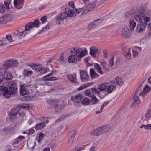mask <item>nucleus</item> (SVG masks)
Segmentation results:
<instances>
[{"mask_svg": "<svg viewBox=\"0 0 151 151\" xmlns=\"http://www.w3.org/2000/svg\"><path fill=\"white\" fill-rule=\"evenodd\" d=\"M66 76L69 81L71 83H77L76 75L74 76L73 75H67Z\"/></svg>", "mask_w": 151, "mask_h": 151, "instance_id": "aec40b11", "label": "nucleus"}, {"mask_svg": "<svg viewBox=\"0 0 151 151\" xmlns=\"http://www.w3.org/2000/svg\"><path fill=\"white\" fill-rule=\"evenodd\" d=\"M90 54L93 56L95 57L98 52L97 48L94 46H92L90 47Z\"/></svg>", "mask_w": 151, "mask_h": 151, "instance_id": "a211bd4d", "label": "nucleus"}, {"mask_svg": "<svg viewBox=\"0 0 151 151\" xmlns=\"http://www.w3.org/2000/svg\"><path fill=\"white\" fill-rule=\"evenodd\" d=\"M84 11V8H79L76 9V12L77 13H79L81 12H82Z\"/></svg>", "mask_w": 151, "mask_h": 151, "instance_id": "13d9d810", "label": "nucleus"}, {"mask_svg": "<svg viewBox=\"0 0 151 151\" xmlns=\"http://www.w3.org/2000/svg\"><path fill=\"white\" fill-rule=\"evenodd\" d=\"M94 66L95 69L99 73L101 74H103V72L101 70V66L99 64L97 63H95L94 64Z\"/></svg>", "mask_w": 151, "mask_h": 151, "instance_id": "cd10ccee", "label": "nucleus"}, {"mask_svg": "<svg viewBox=\"0 0 151 151\" xmlns=\"http://www.w3.org/2000/svg\"><path fill=\"white\" fill-rule=\"evenodd\" d=\"M5 63L8 65H9L10 67L12 66L15 67L18 64L17 61L11 59L6 60Z\"/></svg>", "mask_w": 151, "mask_h": 151, "instance_id": "f3484780", "label": "nucleus"}, {"mask_svg": "<svg viewBox=\"0 0 151 151\" xmlns=\"http://www.w3.org/2000/svg\"><path fill=\"white\" fill-rule=\"evenodd\" d=\"M72 56H70L68 58V61L70 63H74L77 61L80 60L78 59V57L77 55L75 56L74 55L72 54Z\"/></svg>", "mask_w": 151, "mask_h": 151, "instance_id": "6ab92c4d", "label": "nucleus"}, {"mask_svg": "<svg viewBox=\"0 0 151 151\" xmlns=\"http://www.w3.org/2000/svg\"><path fill=\"white\" fill-rule=\"evenodd\" d=\"M54 107L55 112H59L63 108V106L61 104H55Z\"/></svg>", "mask_w": 151, "mask_h": 151, "instance_id": "b1692460", "label": "nucleus"}, {"mask_svg": "<svg viewBox=\"0 0 151 151\" xmlns=\"http://www.w3.org/2000/svg\"><path fill=\"white\" fill-rule=\"evenodd\" d=\"M39 65H32L31 67L34 70H36V71H37V69L38 68Z\"/></svg>", "mask_w": 151, "mask_h": 151, "instance_id": "052dcab7", "label": "nucleus"}, {"mask_svg": "<svg viewBox=\"0 0 151 151\" xmlns=\"http://www.w3.org/2000/svg\"><path fill=\"white\" fill-rule=\"evenodd\" d=\"M133 102L131 104L132 107H137L140 103V101L137 96H134L133 99Z\"/></svg>", "mask_w": 151, "mask_h": 151, "instance_id": "2eb2a0df", "label": "nucleus"}, {"mask_svg": "<svg viewBox=\"0 0 151 151\" xmlns=\"http://www.w3.org/2000/svg\"><path fill=\"white\" fill-rule=\"evenodd\" d=\"M47 17L46 16H44L41 17L40 20L42 22L43 24L46 22L47 21Z\"/></svg>", "mask_w": 151, "mask_h": 151, "instance_id": "09e8293b", "label": "nucleus"}, {"mask_svg": "<svg viewBox=\"0 0 151 151\" xmlns=\"http://www.w3.org/2000/svg\"><path fill=\"white\" fill-rule=\"evenodd\" d=\"M67 17V14H66V13L64 12L62 13L60 15L57 16L56 19L57 21H60L66 19Z\"/></svg>", "mask_w": 151, "mask_h": 151, "instance_id": "5701e85b", "label": "nucleus"}, {"mask_svg": "<svg viewBox=\"0 0 151 151\" xmlns=\"http://www.w3.org/2000/svg\"><path fill=\"white\" fill-rule=\"evenodd\" d=\"M45 122H42L39 124H37L35 127V129L39 130L42 129L45 125Z\"/></svg>", "mask_w": 151, "mask_h": 151, "instance_id": "393cba45", "label": "nucleus"}, {"mask_svg": "<svg viewBox=\"0 0 151 151\" xmlns=\"http://www.w3.org/2000/svg\"><path fill=\"white\" fill-rule=\"evenodd\" d=\"M145 12V10L144 9L139 8L137 9L133 14L134 19L137 21H142V19L146 14Z\"/></svg>", "mask_w": 151, "mask_h": 151, "instance_id": "7ed1b4c3", "label": "nucleus"}, {"mask_svg": "<svg viewBox=\"0 0 151 151\" xmlns=\"http://www.w3.org/2000/svg\"><path fill=\"white\" fill-rule=\"evenodd\" d=\"M58 79V78L56 77H50L49 78H45L44 79L45 81H53L57 80Z\"/></svg>", "mask_w": 151, "mask_h": 151, "instance_id": "de8ad7c7", "label": "nucleus"}, {"mask_svg": "<svg viewBox=\"0 0 151 151\" xmlns=\"http://www.w3.org/2000/svg\"><path fill=\"white\" fill-rule=\"evenodd\" d=\"M6 9L5 7L4 6L0 5V12L3 13L5 12V9Z\"/></svg>", "mask_w": 151, "mask_h": 151, "instance_id": "5fc2aeb1", "label": "nucleus"}, {"mask_svg": "<svg viewBox=\"0 0 151 151\" xmlns=\"http://www.w3.org/2000/svg\"><path fill=\"white\" fill-rule=\"evenodd\" d=\"M9 0H6L4 2V6L5 7L6 9L8 10L9 9V6L10 3Z\"/></svg>", "mask_w": 151, "mask_h": 151, "instance_id": "79ce46f5", "label": "nucleus"}, {"mask_svg": "<svg viewBox=\"0 0 151 151\" xmlns=\"http://www.w3.org/2000/svg\"><path fill=\"white\" fill-rule=\"evenodd\" d=\"M110 128L109 124H107L104 126V132L106 133L110 129Z\"/></svg>", "mask_w": 151, "mask_h": 151, "instance_id": "3c124183", "label": "nucleus"}, {"mask_svg": "<svg viewBox=\"0 0 151 151\" xmlns=\"http://www.w3.org/2000/svg\"><path fill=\"white\" fill-rule=\"evenodd\" d=\"M24 2L23 0H14V6L17 9H20L22 8V4Z\"/></svg>", "mask_w": 151, "mask_h": 151, "instance_id": "4468645a", "label": "nucleus"}, {"mask_svg": "<svg viewBox=\"0 0 151 151\" xmlns=\"http://www.w3.org/2000/svg\"><path fill=\"white\" fill-rule=\"evenodd\" d=\"M12 129V127L10 126L4 128L3 129V131L5 133H7L11 131Z\"/></svg>", "mask_w": 151, "mask_h": 151, "instance_id": "c03bdc74", "label": "nucleus"}, {"mask_svg": "<svg viewBox=\"0 0 151 151\" xmlns=\"http://www.w3.org/2000/svg\"><path fill=\"white\" fill-rule=\"evenodd\" d=\"M9 90L7 87L0 86V95H2L6 98L10 97L12 94Z\"/></svg>", "mask_w": 151, "mask_h": 151, "instance_id": "39448f33", "label": "nucleus"}, {"mask_svg": "<svg viewBox=\"0 0 151 151\" xmlns=\"http://www.w3.org/2000/svg\"><path fill=\"white\" fill-rule=\"evenodd\" d=\"M3 67L4 69H8L9 68H10V67L9 66V65H8L7 64H6L5 63L3 65Z\"/></svg>", "mask_w": 151, "mask_h": 151, "instance_id": "680f3d73", "label": "nucleus"}, {"mask_svg": "<svg viewBox=\"0 0 151 151\" xmlns=\"http://www.w3.org/2000/svg\"><path fill=\"white\" fill-rule=\"evenodd\" d=\"M8 88L12 95H15L17 92V84L15 82H12Z\"/></svg>", "mask_w": 151, "mask_h": 151, "instance_id": "9d476101", "label": "nucleus"}, {"mask_svg": "<svg viewBox=\"0 0 151 151\" xmlns=\"http://www.w3.org/2000/svg\"><path fill=\"white\" fill-rule=\"evenodd\" d=\"M47 71V70L45 68H43L41 65H39L37 71L40 72L42 74L45 73Z\"/></svg>", "mask_w": 151, "mask_h": 151, "instance_id": "bb28decb", "label": "nucleus"}, {"mask_svg": "<svg viewBox=\"0 0 151 151\" xmlns=\"http://www.w3.org/2000/svg\"><path fill=\"white\" fill-rule=\"evenodd\" d=\"M83 97L82 94L78 93L75 96H73L71 97V101L75 103H79L81 101Z\"/></svg>", "mask_w": 151, "mask_h": 151, "instance_id": "f8f14e48", "label": "nucleus"}, {"mask_svg": "<svg viewBox=\"0 0 151 151\" xmlns=\"http://www.w3.org/2000/svg\"><path fill=\"white\" fill-rule=\"evenodd\" d=\"M97 130L98 135H101L103 133L104 131V126H102L96 128Z\"/></svg>", "mask_w": 151, "mask_h": 151, "instance_id": "c9c22d12", "label": "nucleus"}, {"mask_svg": "<svg viewBox=\"0 0 151 151\" xmlns=\"http://www.w3.org/2000/svg\"><path fill=\"white\" fill-rule=\"evenodd\" d=\"M147 93L151 90V88L148 86L147 85H146L143 89Z\"/></svg>", "mask_w": 151, "mask_h": 151, "instance_id": "a18cd8bd", "label": "nucleus"}, {"mask_svg": "<svg viewBox=\"0 0 151 151\" xmlns=\"http://www.w3.org/2000/svg\"><path fill=\"white\" fill-rule=\"evenodd\" d=\"M71 52L72 54L74 55L75 56L77 55L78 59L80 60L82 57L86 55L87 53V50L85 48L74 47Z\"/></svg>", "mask_w": 151, "mask_h": 151, "instance_id": "f03ea898", "label": "nucleus"}, {"mask_svg": "<svg viewBox=\"0 0 151 151\" xmlns=\"http://www.w3.org/2000/svg\"><path fill=\"white\" fill-rule=\"evenodd\" d=\"M91 90L92 93L93 94L99 95L100 92L98 89L95 88H91Z\"/></svg>", "mask_w": 151, "mask_h": 151, "instance_id": "e433bc0d", "label": "nucleus"}, {"mask_svg": "<svg viewBox=\"0 0 151 151\" xmlns=\"http://www.w3.org/2000/svg\"><path fill=\"white\" fill-rule=\"evenodd\" d=\"M129 30L127 26H124L122 30L121 35L126 38H129L131 35Z\"/></svg>", "mask_w": 151, "mask_h": 151, "instance_id": "6e6552de", "label": "nucleus"}, {"mask_svg": "<svg viewBox=\"0 0 151 151\" xmlns=\"http://www.w3.org/2000/svg\"><path fill=\"white\" fill-rule=\"evenodd\" d=\"M12 14H8L0 17V24H5L9 22L13 18Z\"/></svg>", "mask_w": 151, "mask_h": 151, "instance_id": "0eeeda50", "label": "nucleus"}, {"mask_svg": "<svg viewBox=\"0 0 151 151\" xmlns=\"http://www.w3.org/2000/svg\"><path fill=\"white\" fill-rule=\"evenodd\" d=\"M65 12L68 16L71 17L72 16L75 12L74 9H70L69 7H67L65 9Z\"/></svg>", "mask_w": 151, "mask_h": 151, "instance_id": "dca6fc26", "label": "nucleus"}, {"mask_svg": "<svg viewBox=\"0 0 151 151\" xmlns=\"http://www.w3.org/2000/svg\"><path fill=\"white\" fill-rule=\"evenodd\" d=\"M21 107L23 108L26 109L28 108V105L27 104H23L21 105Z\"/></svg>", "mask_w": 151, "mask_h": 151, "instance_id": "69168bd1", "label": "nucleus"}, {"mask_svg": "<svg viewBox=\"0 0 151 151\" xmlns=\"http://www.w3.org/2000/svg\"><path fill=\"white\" fill-rule=\"evenodd\" d=\"M136 23L132 19H130L129 22V30L131 31H133L136 26Z\"/></svg>", "mask_w": 151, "mask_h": 151, "instance_id": "4be33fe9", "label": "nucleus"}, {"mask_svg": "<svg viewBox=\"0 0 151 151\" xmlns=\"http://www.w3.org/2000/svg\"><path fill=\"white\" fill-rule=\"evenodd\" d=\"M25 138V137L24 136H20L14 139L13 143L15 144H18L22 139Z\"/></svg>", "mask_w": 151, "mask_h": 151, "instance_id": "7c9ffc66", "label": "nucleus"}, {"mask_svg": "<svg viewBox=\"0 0 151 151\" xmlns=\"http://www.w3.org/2000/svg\"><path fill=\"white\" fill-rule=\"evenodd\" d=\"M97 132V130L96 129L94 130L91 131L90 132V134L91 135L97 136L98 135V134Z\"/></svg>", "mask_w": 151, "mask_h": 151, "instance_id": "37998d69", "label": "nucleus"}, {"mask_svg": "<svg viewBox=\"0 0 151 151\" xmlns=\"http://www.w3.org/2000/svg\"><path fill=\"white\" fill-rule=\"evenodd\" d=\"M80 76L81 80L83 81H87L89 80L88 75L84 71H80Z\"/></svg>", "mask_w": 151, "mask_h": 151, "instance_id": "ddd939ff", "label": "nucleus"}, {"mask_svg": "<svg viewBox=\"0 0 151 151\" xmlns=\"http://www.w3.org/2000/svg\"><path fill=\"white\" fill-rule=\"evenodd\" d=\"M90 100L89 98L86 97L83 99L81 104L84 106L88 105L90 104Z\"/></svg>", "mask_w": 151, "mask_h": 151, "instance_id": "a878e982", "label": "nucleus"}, {"mask_svg": "<svg viewBox=\"0 0 151 151\" xmlns=\"http://www.w3.org/2000/svg\"><path fill=\"white\" fill-rule=\"evenodd\" d=\"M3 76L4 78L6 80H11L13 77L11 73L6 71L4 72Z\"/></svg>", "mask_w": 151, "mask_h": 151, "instance_id": "412c9836", "label": "nucleus"}, {"mask_svg": "<svg viewBox=\"0 0 151 151\" xmlns=\"http://www.w3.org/2000/svg\"><path fill=\"white\" fill-rule=\"evenodd\" d=\"M103 18H99L91 22L88 25V28L89 30L93 29L96 27L103 21Z\"/></svg>", "mask_w": 151, "mask_h": 151, "instance_id": "423d86ee", "label": "nucleus"}, {"mask_svg": "<svg viewBox=\"0 0 151 151\" xmlns=\"http://www.w3.org/2000/svg\"><path fill=\"white\" fill-rule=\"evenodd\" d=\"M76 133V131L75 130H73L70 132V134L69 135V139H72V140H71V141L72 142H73L74 138L75 137V136Z\"/></svg>", "mask_w": 151, "mask_h": 151, "instance_id": "c85d7f7f", "label": "nucleus"}, {"mask_svg": "<svg viewBox=\"0 0 151 151\" xmlns=\"http://www.w3.org/2000/svg\"><path fill=\"white\" fill-rule=\"evenodd\" d=\"M146 24L145 22L141 21L137 25L136 30L138 32H142L145 29L146 27Z\"/></svg>", "mask_w": 151, "mask_h": 151, "instance_id": "1a4fd4ad", "label": "nucleus"}, {"mask_svg": "<svg viewBox=\"0 0 151 151\" xmlns=\"http://www.w3.org/2000/svg\"><path fill=\"white\" fill-rule=\"evenodd\" d=\"M90 74L91 76L92 79L98 76V74L93 69H90Z\"/></svg>", "mask_w": 151, "mask_h": 151, "instance_id": "2f4dec72", "label": "nucleus"}, {"mask_svg": "<svg viewBox=\"0 0 151 151\" xmlns=\"http://www.w3.org/2000/svg\"><path fill=\"white\" fill-rule=\"evenodd\" d=\"M31 85L27 84H22L20 86V93L22 96L26 95L29 93Z\"/></svg>", "mask_w": 151, "mask_h": 151, "instance_id": "20e7f679", "label": "nucleus"}, {"mask_svg": "<svg viewBox=\"0 0 151 151\" xmlns=\"http://www.w3.org/2000/svg\"><path fill=\"white\" fill-rule=\"evenodd\" d=\"M115 88V87L114 85H111L108 86L107 87V88L106 89L108 93H112L114 89Z\"/></svg>", "mask_w": 151, "mask_h": 151, "instance_id": "473e14b6", "label": "nucleus"}, {"mask_svg": "<svg viewBox=\"0 0 151 151\" xmlns=\"http://www.w3.org/2000/svg\"><path fill=\"white\" fill-rule=\"evenodd\" d=\"M147 93H146L145 91H144L143 92H141L140 93V96H142L143 97H144L145 96V95L147 96Z\"/></svg>", "mask_w": 151, "mask_h": 151, "instance_id": "338daca9", "label": "nucleus"}, {"mask_svg": "<svg viewBox=\"0 0 151 151\" xmlns=\"http://www.w3.org/2000/svg\"><path fill=\"white\" fill-rule=\"evenodd\" d=\"M109 67L110 66L109 64H106L104 62V70H105V71H107V72L110 70Z\"/></svg>", "mask_w": 151, "mask_h": 151, "instance_id": "603ef678", "label": "nucleus"}, {"mask_svg": "<svg viewBox=\"0 0 151 151\" xmlns=\"http://www.w3.org/2000/svg\"><path fill=\"white\" fill-rule=\"evenodd\" d=\"M114 56L112 57L110 59V62L109 63V66L110 67H111L114 65Z\"/></svg>", "mask_w": 151, "mask_h": 151, "instance_id": "6e6d98bb", "label": "nucleus"}, {"mask_svg": "<svg viewBox=\"0 0 151 151\" xmlns=\"http://www.w3.org/2000/svg\"><path fill=\"white\" fill-rule=\"evenodd\" d=\"M145 129H150L151 130V124H148L145 125Z\"/></svg>", "mask_w": 151, "mask_h": 151, "instance_id": "e2e57ef3", "label": "nucleus"}, {"mask_svg": "<svg viewBox=\"0 0 151 151\" xmlns=\"http://www.w3.org/2000/svg\"><path fill=\"white\" fill-rule=\"evenodd\" d=\"M33 24L34 27L35 26L36 27H37L39 26V25L40 23L39 20L38 19H36L34 20V22H31Z\"/></svg>", "mask_w": 151, "mask_h": 151, "instance_id": "ea45409f", "label": "nucleus"}, {"mask_svg": "<svg viewBox=\"0 0 151 151\" xmlns=\"http://www.w3.org/2000/svg\"><path fill=\"white\" fill-rule=\"evenodd\" d=\"M19 111V108H15L13 109L9 113L10 115V118L11 120H15L16 118V114H17Z\"/></svg>", "mask_w": 151, "mask_h": 151, "instance_id": "9b49d317", "label": "nucleus"}, {"mask_svg": "<svg viewBox=\"0 0 151 151\" xmlns=\"http://www.w3.org/2000/svg\"><path fill=\"white\" fill-rule=\"evenodd\" d=\"M126 51H127V52L124 53V55H125L127 59H130L131 58V54L130 52V48H126Z\"/></svg>", "mask_w": 151, "mask_h": 151, "instance_id": "72a5a7b5", "label": "nucleus"}, {"mask_svg": "<svg viewBox=\"0 0 151 151\" xmlns=\"http://www.w3.org/2000/svg\"><path fill=\"white\" fill-rule=\"evenodd\" d=\"M85 94L88 97H91L93 94L92 93L91 90L88 89L86 90L84 92Z\"/></svg>", "mask_w": 151, "mask_h": 151, "instance_id": "4c0bfd02", "label": "nucleus"}, {"mask_svg": "<svg viewBox=\"0 0 151 151\" xmlns=\"http://www.w3.org/2000/svg\"><path fill=\"white\" fill-rule=\"evenodd\" d=\"M93 84V82L89 83H86L82 85L81 87H80L78 89L79 90H82L85 88Z\"/></svg>", "mask_w": 151, "mask_h": 151, "instance_id": "c756f323", "label": "nucleus"}, {"mask_svg": "<svg viewBox=\"0 0 151 151\" xmlns=\"http://www.w3.org/2000/svg\"><path fill=\"white\" fill-rule=\"evenodd\" d=\"M34 130L32 128H31L29 129L28 134L30 135L32 134L34 132Z\"/></svg>", "mask_w": 151, "mask_h": 151, "instance_id": "0e129e2a", "label": "nucleus"}, {"mask_svg": "<svg viewBox=\"0 0 151 151\" xmlns=\"http://www.w3.org/2000/svg\"><path fill=\"white\" fill-rule=\"evenodd\" d=\"M98 89L100 92L104 91V83H102L99 86Z\"/></svg>", "mask_w": 151, "mask_h": 151, "instance_id": "8fccbe9b", "label": "nucleus"}, {"mask_svg": "<svg viewBox=\"0 0 151 151\" xmlns=\"http://www.w3.org/2000/svg\"><path fill=\"white\" fill-rule=\"evenodd\" d=\"M151 117V109L149 110L145 115V117L147 119H149Z\"/></svg>", "mask_w": 151, "mask_h": 151, "instance_id": "49530a36", "label": "nucleus"}, {"mask_svg": "<svg viewBox=\"0 0 151 151\" xmlns=\"http://www.w3.org/2000/svg\"><path fill=\"white\" fill-rule=\"evenodd\" d=\"M6 38L9 42H12L14 41L12 40V37L9 35H7L6 36Z\"/></svg>", "mask_w": 151, "mask_h": 151, "instance_id": "4d7b16f0", "label": "nucleus"}, {"mask_svg": "<svg viewBox=\"0 0 151 151\" xmlns=\"http://www.w3.org/2000/svg\"><path fill=\"white\" fill-rule=\"evenodd\" d=\"M48 103L50 105H51L53 104L54 101L53 99H49L47 100Z\"/></svg>", "mask_w": 151, "mask_h": 151, "instance_id": "774afa93", "label": "nucleus"}, {"mask_svg": "<svg viewBox=\"0 0 151 151\" xmlns=\"http://www.w3.org/2000/svg\"><path fill=\"white\" fill-rule=\"evenodd\" d=\"M91 97H92L91 99V103L93 104H96L98 100L97 99L94 94L92 95Z\"/></svg>", "mask_w": 151, "mask_h": 151, "instance_id": "58836bf2", "label": "nucleus"}, {"mask_svg": "<svg viewBox=\"0 0 151 151\" xmlns=\"http://www.w3.org/2000/svg\"><path fill=\"white\" fill-rule=\"evenodd\" d=\"M33 24L32 22H30L27 24L25 27H23L17 30L14 31V33L16 35L19 37L20 39L23 38L25 37L26 35L29 33L31 29L34 28Z\"/></svg>", "mask_w": 151, "mask_h": 151, "instance_id": "f257e3e1", "label": "nucleus"}, {"mask_svg": "<svg viewBox=\"0 0 151 151\" xmlns=\"http://www.w3.org/2000/svg\"><path fill=\"white\" fill-rule=\"evenodd\" d=\"M75 151H81L83 149V148L80 147H77L74 148Z\"/></svg>", "mask_w": 151, "mask_h": 151, "instance_id": "bf43d9fd", "label": "nucleus"}, {"mask_svg": "<svg viewBox=\"0 0 151 151\" xmlns=\"http://www.w3.org/2000/svg\"><path fill=\"white\" fill-rule=\"evenodd\" d=\"M142 20L144 21V22H145L146 24L148 22H149L150 20V17H145V16L144 17L143 19H142Z\"/></svg>", "mask_w": 151, "mask_h": 151, "instance_id": "864d4df0", "label": "nucleus"}, {"mask_svg": "<svg viewBox=\"0 0 151 151\" xmlns=\"http://www.w3.org/2000/svg\"><path fill=\"white\" fill-rule=\"evenodd\" d=\"M115 80L117 84L120 86H122L123 84V81L119 77L115 78Z\"/></svg>", "mask_w": 151, "mask_h": 151, "instance_id": "f704fd0d", "label": "nucleus"}, {"mask_svg": "<svg viewBox=\"0 0 151 151\" xmlns=\"http://www.w3.org/2000/svg\"><path fill=\"white\" fill-rule=\"evenodd\" d=\"M32 73L33 72L32 71L27 70L25 69L24 70L23 73V75L26 76H27L29 75H31Z\"/></svg>", "mask_w": 151, "mask_h": 151, "instance_id": "a19ab883", "label": "nucleus"}]
</instances>
